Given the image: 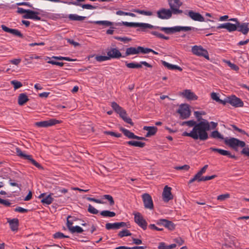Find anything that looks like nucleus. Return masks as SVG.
<instances>
[{"label": "nucleus", "instance_id": "obj_1", "mask_svg": "<svg viewBox=\"0 0 249 249\" xmlns=\"http://www.w3.org/2000/svg\"><path fill=\"white\" fill-rule=\"evenodd\" d=\"M124 24L125 26L130 27H140L141 30L142 32H145L147 29H158L164 32L167 34H174L176 32L180 31L187 32L191 30L195 31L201 30L198 28L191 26H177L172 27H164L153 26L151 24L146 23H139V22H123L121 23H118L119 25Z\"/></svg>", "mask_w": 249, "mask_h": 249}, {"label": "nucleus", "instance_id": "obj_2", "mask_svg": "<svg viewBox=\"0 0 249 249\" xmlns=\"http://www.w3.org/2000/svg\"><path fill=\"white\" fill-rule=\"evenodd\" d=\"M209 122L205 119L198 122L190 132H184L182 136L190 137L194 140L205 141L208 138L207 131L210 129Z\"/></svg>", "mask_w": 249, "mask_h": 249}, {"label": "nucleus", "instance_id": "obj_3", "mask_svg": "<svg viewBox=\"0 0 249 249\" xmlns=\"http://www.w3.org/2000/svg\"><path fill=\"white\" fill-rule=\"evenodd\" d=\"M111 106L113 110L117 113L119 114L120 117H121L124 122L132 125H133L131 119L127 117L126 111L120 107L117 103L113 102L111 103Z\"/></svg>", "mask_w": 249, "mask_h": 249}, {"label": "nucleus", "instance_id": "obj_4", "mask_svg": "<svg viewBox=\"0 0 249 249\" xmlns=\"http://www.w3.org/2000/svg\"><path fill=\"white\" fill-rule=\"evenodd\" d=\"M224 142L226 144L228 145L233 149H235L237 146L244 147L246 145L244 142L234 138H231L230 139L226 138L224 139Z\"/></svg>", "mask_w": 249, "mask_h": 249}, {"label": "nucleus", "instance_id": "obj_5", "mask_svg": "<svg viewBox=\"0 0 249 249\" xmlns=\"http://www.w3.org/2000/svg\"><path fill=\"white\" fill-rule=\"evenodd\" d=\"M224 105L229 103L235 107H242L244 106L243 102L239 98L235 95L227 97L224 99Z\"/></svg>", "mask_w": 249, "mask_h": 249}, {"label": "nucleus", "instance_id": "obj_6", "mask_svg": "<svg viewBox=\"0 0 249 249\" xmlns=\"http://www.w3.org/2000/svg\"><path fill=\"white\" fill-rule=\"evenodd\" d=\"M16 152L17 155L18 157H19L21 158H23L24 159L29 160L34 165H35L36 167L38 169H41L42 168L41 165L39 163L36 162L35 160H34L32 158V156L25 154L24 153H23V152L21 151V150L19 148H18V147L16 148Z\"/></svg>", "mask_w": 249, "mask_h": 249}, {"label": "nucleus", "instance_id": "obj_7", "mask_svg": "<svg viewBox=\"0 0 249 249\" xmlns=\"http://www.w3.org/2000/svg\"><path fill=\"white\" fill-rule=\"evenodd\" d=\"M168 2L170 9L173 12V14L177 15L182 13V11L179 9L182 4L180 0H168Z\"/></svg>", "mask_w": 249, "mask_h": 249}, {"label": "nucleus", "instance_id": "obj_8", "mask_svg": "<svg viewBox=\"0 0 249 249\" xmlns=\"http://www.w3.org/2000/svg\"><path fill=\"white\" fill-rule=\"evenodd\" d=\"M192 52L196 55L203 56L207 59H209L208 51L201 46L195 45L192 48Z\"/></svg>", "mask_w": 249, "mask_h": 249}, {"label": "nucleus", "instance_id": "obj_9", "mask_svg": "<svg viewBox=\"0 0 249 249\" xmlns=\"http://www.w3.org/2000/svg\"><path fill=\"white\" fill-rule=\"evenodd\" d=\"M180 114L182 119H185L189 118L191 115V111L189 106L187 104H181L177 111Z\"/></svg>", "mask_w": 249, "mask_h": 249}, {"label": "nucleus", "instance_id": "obj_10", "mask_svg": "<svg viewBox=\"0 0 249 249\" xmlns=\"http://www.w3.org/2000/svg\"><path fill=\"white\" fill-rule=\"evenodd\" d=\"M157 14L159 18L168 19L172 17L173 12L171 9L161 8L157 11Z\"/></svg>", "mask_w": 249, "mask_h": 249}, {"label": "nucleus", "instance_id": "obj_11", "mask_svg": "<svg viewBox=\"0 0 249 249\" xmlns=\"http://www.w3.org/2000/svg\"><path fill=\"white\" fill-rule=\"evenodd\" d=\"M133 214L134 215L135 222L143 230H146L147 228V223L143 218L142 214L139 212L135 213Z\"/></svg>", "mask_w": 249, "mask_h": 249}, {"label": "nucleus", "instance_id": "obj_12", "mask_svg": "<svg viewBox=\"0 0 249 249\" xmlns=\"http://www.w3.org/2000/svg\"><path fill=\"white\" fill-rule=\"evenodd\" d=\"M60 123V121L55 119H51L48 120L38 122L36 123L35 124L36 126L40 127H47L49 126H51L54 125L56 124H58Z\"/></svg>", "mask_w": 249, "mask_h": 249}, {"label": "nucleus", "instance_id": "obj_13", "mask_svg": "<svg viewBox=\"0 0 249 249\" xmlns=\"http://www.w3.org/2000/svg\"><path fill=\"white\" fill-rule=\"evenodd\" d=\"M107 55L109 60L111 58H119L121 57H124L125 56H122L120 51L115 48H111L107 49Z\"/></svg>", "mask_w": 249, "mask_h": 249}, {"label": "nucleus", "instance_id": "obj_14", "mask_svg": "<svg viewBox=\"0 0 249 249\" xmlns=\"http://www.w3.org/2000/svg\"><path fill=\"white\" fill-rule=\"evenodd\" d=\"M172 188L167 185L165 186L163 189L162 194V199L165 202L173 199V196L171 193Z\"/></svg>", "mask_w": 249, "mask_h": 249}, {"label": "nucleus", "instance_id": "obj_15", "mask_svg": "<svg viewBox=\"0 0 249 249\" xmlns=\"http://www.w3.org/2000/svg\"><path fill=\"white\" fill-rule=\"evenodd\" d=\"M144 207L152 210L154 208L153 202L151 196L148 194H144L142 196Z\"/></svg>", "mask_w": 249, "mask_h": 249}, {"label": "nucleus", "instance_id": "obj_16", "mask_svg": "<svg viewBox=\"0 0 249 249\" xmlns=\"http://www.w3.org/2000/svg\"><path fill=\"white\" fill-rule=\"evenodd\" d=\"M157 224L162 225L170 231H173L175 229V225L172 222L165 219H160L158 220Z\"/></svg>", "mask_w": 249, "mask_h": 249}, {"label": "nucleus", "instance_id": "obj_17", "mask_svg": "<svg viewBox=\"0 0 249 249\" xmlns=\"http://www.w3.org/2000/svg\"><path fill=\"white\" fill-rule=\"evenodd\" d=\"M187 15L193 20L199 22L205 21L204 18L199 13L190 10L188 11Z\"/></svg>", "mask_w": 249, "mask_h": 249}, {"label": "nucleus", "instance_id": "obj_18", "mask_svg": "<svg viewBox=\"0 0 249 249\" xmlns=\"http://www.w3.org/2000/svg\"><path fill=\"white\" fill-rule=\"evenodd\" d=\"M39 13L38 12L28 10L27 14H25L23 16L24 18L31 19L35 20H40L41 18L38 15Z\"/></svg>", "mask_w": 249, "mask_h": 249}, {"label": "nucleus", "instance_id": "obj_19", "mask_svg": "<svg viewBox=\"0 0 249 249\" xmlns=\"http://www.w3.org/2000/svg\"><path fill=\"white\" fill-rule=\"evenodd\" d=\"M180 95L190 100H196L197 99V96L190 89L183 90Z\"/></svg>", "mask_w": 249, "mask_h": 249}, {"label": "nucleus", "instance_id": "obj_20", "mask_svg": "<svg viewBox=\"0 0 249 249\" xmlns=\"http://www.w3.org/2000/svg\"><path fill=\"white\" fill-rule=\"evenodd\" d=\"M210 150L212 151L218 152L221 155L226 156L232 159L235 158V156L234 155L231 154V153L227 150L214 147H211Z\"/></svg>", "mask_w": 249, "mask_h": 249}, {"label": "nucleus", "instance_id": "obj_21", "mask_svg": "<svg viewBox=\"0 0 249 249\" xmlns=\"http://www.w3.org/2000/svg\"><path fill=\"white\" fill-rule=\"evenodd\" d=\"M237 31L241 32L244 35H247L249 32V23H238Z\"/></svg>", "mask_w": 249, "mask_h": 249}, {"label": "nucleus", "instance_id": "obj_22", "mask_svg": "<svg viewBox=\"0 0 249 249\" xmlns=\"http://www.w3.org/2000/svg\"><path fill=\"white\" fill-rule=\"evenodd\" d=\"M52 195L53 194H50L46 196H45V194H41L39 196V198H42L41 201L43 204H46L47 205H49L51 204L53 201V198L52 197Z\"/></svg>", "mask_w": 249, "mask_h": 249}, {"label": "nucleus", "instance_id": "obj_23", "mask_svg": "<svg viewBox=\"0 0 249 249\" xmlns=\"http://www.w3.org/2000/svg\"><path fill=\"white\" fill-rule=\"evenodd\" d=\"M7 222L9 224L10 229L12 231H17L18 227V218L10 219H7Z\"/></svg>", "mask_w": 249, "mask_h": 249}, {"label": "nucleus", "instance_id": "obj_24", "mask_svg": "<svg viewBox=\"0 0 249 249\" xmlns=\"http://www.w3.org/2000/svg\"><path fill=\"white\" fill-rule=\"evenodd\" d=\"M139 46L138 47H131L126 49L125 57L130 55L137 54L140 53Z\"/></svg>", "mask_w": 249, "mask_h": 249}, {"label": "nucleus", "instance_id": "obj_25", "mask_svg": "<svg viewBox=\"0 0 249 249\" xmlns=\"http://www.w3.org/2000/svg\"><path fill=\"white\" fill-rule=\"evenodd\" d=\"M143 130L147 131L146 134V137H149L154 135L157 132L158 129L156 126H146L143 127Z\"/></svg>", "mask_w": 249, "mask_h": 249}, {"label": "nucleus", "instance_id": "obj_26", "mask_svg": "<svg viewBox=\"0 0 249 249\" xmlns=\"http://www.w3.org/2000/svg\"><path fill=\"white\" fill-rule=\"evenodd\" d=\"M124 21H122V22H120L114 23V22H110V21H107V20H99V21H95V23L97 24H98V25H105L106 26H110L113 25H114L115 26H122V25L125 26L123 24H121V25L118 24V23H122Z\"/></svg>", "mask_w": 249, "mask_h": 249}, {"label": "nucleus", "instance_id": "obj_27", "mask_svg": "<svg viewBox=\"0 0 249 249\" xmlns=\"http://www.w3.org/2000/svg\"><path fill=\"white\" fill-rule=\"evenodd\" d=\"M64 3H68L69 4H73L76 6H81L83 9H95L96 7L92 6L91 4H80L77 2H63Z\"/></svg>", "mask_w": 249, "mask_h": 249}, {"label": "nucleus", "instance_id": "obj_28", "mask_svg": "<svg viewBox=\"0 0 249 249\" xmlns=\"http://www.w3.org/2000/svg\"><path fill=\"white\" fill-rule=\"evenodd\" d=\"M29 101L26 93H22L19 95L18 97V104L19 106H23Z\"/></svg>", "mask_w": 249, "mask_h": 249}, {"label": "nucleus", "instance_id": "obj_29", "mask_svg": "<svg viewBox=\"0 0 249 249\" xmlns=\"http://www.w3.org/2000/svg\"><path fill=\"white\" fill-rule=\"evenodd\" d=\"M162 64L165 67L167 68L169 70H178L179 71H182V68H180V67H179L177 65H173V64H169V63H168L165 61H162Z\"/></svg>", "mask_w": 249, "mask_h": 249}, {"label": "nucleus", "instance_id": "obj_30", "mask_svg": "<svg viewBox=\"0 0 249 249\" xmlns=\"http://www.w3.org/2000/svg\"><path fill=\"white\" fill-rule=\"evenodd\" d=\"M120 130L128 138L135 139L136 135L133 132H130L129 130L124 128H121Z\"/></svg>", "mask_w": 249, "mask_h": 249}, {"label": "nucleus", "instance_id": "obj_31", "mask_svg": "<svg viewBox=\"0 0 249 249\" xmlns=\"http://www.w3.org/2000/svg\"><path fill=\"white\" fill-rule=\"evenodd\" d=\"M85 17L78 16L76 14H70L69 15V18L71 20L73 21H82L85 19Z\"/></svg>", "mask_w": 249, "mask_h": 249}, {"label": "nucleus", "instance_id": "obj_32", "mask_svg": "<svg viewBox=\"0 0 249 249\" xmlns=\"http://www.w3.org/2000/svg\"><path fill=\"white\" fill-rule=\"evenodd\" d=\"M126 143L128 145L139 147H143L145 145L144 142L134 141H130L127 142Z\"/></svg>", "mask_w": 249, "mask_h": 249}, {"label": "nucleus", "instance_id": "obj_33", "mask_svg": "<svg viewBox=\"0 0 249 249\" xmlns=\"http://www.w3.org/2000/svg\"><path fill=\"white\" fill-rule=\"evenodd\" d=\"M100 214L104 217H112L116 215L115 213L108 210L102 211Z\"/></svg>", "mask_w": 249, "mask_h": 249}, {"label": "nucleus", "instance_id": "obj_34", "mask_svg": "<svg viewBox=\"0 0 249 249\" xmlns=\"http://www.w3.org/2000/svg\"><path fill=\"white\" fill-rule=\"evenodd\" d=\"M132 11L136 13L148 16H151L153 15V13L151 11L141 10L138 9H133L132 10Z\"/></svg>", "mask_w": 249, "mask_h": 249}, {"label": "nucleus", "instance_id": "obj_35", "mask_svg": "<svg viewBox=\"0 0 249 249\" xmlns=\"http://www.w3.org/2000/svg\"><path fill=\"white\" fill-rule=\"evenodd\" d=\"M229 32H232L237 30V24H234L230 22H227V29Z\"/></svg>", "mask_w": 249, "mask_h": 249}, {"label": "nucleus", "instance_id": "obj_36", "mask_svg": "<svg viewBox=\"0 0 249 249\" xmlns=\"http://www.w3.org/2000/svg\"><path fill=\"white\" fill-rule=\"evenodd\" d=\"M125 65L127 68L130 69H138L142 67L141 64L135 62L128 63L126 61Z\"/></svg>", "mask_w": 249, "mask_h": 249}, {"label": "nucleus", "instance_id": "obj_37", "mask_svg": "<svg viewBox=\"0 0 249 249\" xmlns=\"http://www.w3.org/2000/svg\"><path fill=\"white\" fill-rule=\"evenodd\" d=\"M210 137L214 139H224L223 136L217 130L213 131L210 135Z\"/></svg>", "mask_w": 249, "mask_h": 249}, {"label": "nucleus", "instance_id": "obj_38", "mask_svg": "<svg viewBox=\"0 0 249 249\" xmlns=\"http://www.w3.org/2000/svg\"><path fill=\"white\" fill-rule=\"evenodd\" d=\"M70 231L72 233H81L83 231V230L80 226H74L73 228H71V229L70 228Z\"/></svg>", "mask_w": 249, "mask_h": 249}, {"label": "nucleus", "instance_id": "obj_39", "mask_svg": "<svg viewBox=\"0 0 249 249\" xmlns=\"http://www.w3.org/2000/svg\"><path fill=\"white\" fill-rule=\"evenodd\" d=\"M211 97L213 100L224 105V100H222L220 99L218 96V94L216 93L212 92L211 93Z\"/></svg>", "mask_w": 249, "mask_h": 249}, {"label": "nucleus", "instance_id": "obj_40", "mask_svg": "<svg viewBox=\"0 0 249 249\" xmlns=\"http://www.w3.org/2000/svg\"><path fill=\"white\" fill-rule=\"evenodd\" d=\"M102 198L107 200L110 206H113L114 205L115 202L111 196L109 195H105L102 196Z\"/></svg>", "mask_w": 249, "mask_h": 249}, {"label": "nucleus", "instance_id": "obj_41", "mask_svg": "<svg viewBox=\"0 0 249 249\" xmlns=\"http://www.w3.org/2000/svg\"><path fill=\"white\" fill-rule=\"evenodd\" d=\"M205 114L204 111H196L194 112V115L196 118L197 120L199 122L202 121L203 119L202 118L201 116Z\"/></svg>", "mask_w": 249, "mask_h": 249}, {"label": "nucleus", "instance_id": "obj_42", "mask_svg": "<svg viewBox=\"0 0 249 249\" xmlns=\"http://www.w3.org/2000/svg\"><path fill=\"white\" fill-rule=\"evenodd\" d=\"M11 84L14 86L15 90H16L22 86V84L20 82L16 80L11 81Z\"/></svg>", "mask_w": 249, "mask_h": 249}, {"label": "nucleus", "instance_id": "obj_43", "mask_svg": "<svg viewBox=\"0 0 249 249\" xmlns=\"http://www.w3.org/2000/svg\"><path fill=\"white\" fill-rule=\"evenodd\" d=\"M131 235V233L128 230L126 229L123 230L122 231H120L118 233V236L120 237L130 236Z\"/></svg>", "mask_w": 249, "mask_h": 249}, {"label": "nucleus", "instance_id": "obj_44", "mask_svg": "<svg viewBox=\"0 0 249 249\" xmlns=\"http://www.w3.org/2000/svg\"><path fill=\"white\" fill-rule=\"evenodd\" d=\"M106 228L108 230H111V229H118V226H117V223H107L106 224Z\"/></svg>", "mask_w": 249, "mask_h": 249}, {"label": "nucleus", "instance_id": "obj_45", "mask_svg": "<svg viewBox=\"0 0 249 249\" xmlns=\"http://www.w3.org/2000/svg\"><path fill=\"white\" fill-rule=\"evenodd\" d=\"M53 237L55 239H62L64 238H69V236L65 235L63 233L61 232H57L55 233L53 235Z\"/></svg>", "mask_w": 249, "mask_h": 249}, {"label": "nucleus", "instance_id": "obj_46", "mask_svg": "<svg viewBox=\"0 0 249 249\" xmlns=\"http://www.w3.org/2000/svg\"><path fill=\"white\" fill-rule=\"evenodd\" d=\"M88 211L92 214H96L98 213L99 211L93 207L91 204L88 205Z\"/></svg>", "mask_w": 249, "mask_h": 249}, {"label": "nucleus", "instance_id": "obj_47", "mask_svg": "<svg viewBox=\"0 0 249 249\" xmlns=\"http://www.w3.org/2000/svg\"><path fill=\"white\" fill-rule=\"evenodd\" d=\"M95 59L98 62H103L109 60L108 56L105 55H97L95 56Z\"/></svg>", "mask_w": 249, "mask_h": 249}, {"label": "nucleus", "instance_id": "obj_48", "mask_svg": "<svg viewBox=\"0 0 249 249\" xmlns=\"http://www.w3.org/2000/svg\"><path fill=\"white\" fill-rule=\"evenodd\" d=\"M52 59H54L55 60H66L69 61H73V60L70 57H63V56H53L52 57Z\"/></svg>", "mask_w": 249, "mask_h": 249}, {"label": "nucleus", "instance_id": "obj_49", "mask_svg": "<svg viewBox=\"0 0 249 249\" xmlns=\"http://www.w3.org/2000/svg\"><path fill=\"white\" fill-rule=\"evenodd\" d=\"M230 195L228 193L219 195L217 197V199L220 201H224L226 199L230 198Z\"/></svg>", "mask_w": 249, "mask_h": 249}, {"label": "nucleus", "instance_id": "obj_50", "mask_svg": "<svg viewBox=\"0 0 249 249\" xmlns=\"http://www.w3.org/2000/svg\"><path fill=\"white\" fill-rule=\"evenodd\" d=\"M139 49L140 50V53H142L143 54L148 53L151 52V51H152L151 49H149V48H143V47H141V46H139Z\"/></svg>", "mask_w": 249, "mask_h": 249}, {"label": "nucleus", "instance_id": "obj_51", "mask_svg": "<svg viewBox=\"0 0 249 249\" xmlns=\"http://www.w3.org/2000/svg\"><path fill=\"white\" fill-rule=\"evenodd\" d=\"M87 200L89 201H93V202H94L96 203H99V204H104L105 203V202H104L101 199H96L95 198H92V197H87Z\"/></svg>", "mask_w": 249, "mask_h": 249}, {"label": "nucleus", "instance_id": "obj_52", "mask_svg": "<svg viewBox=\"0 0 249 249\" xmlns=\"http://www.w3.org/2000/svg\"><path fill=\"white\" fill-rule=\"evenodd\" d=\"M227 63L232 70L235 71H238L239 70V68L238 66L233 63H231L230 61H227Z\"/></svg>", "mask_w": 249, "mask_h": 249}, {"label": "nucleus", "instance_id": "obj_53", "mask_svg": "<svg viewBox=\"0 0 249 249\" xmlns=\"http://www.w3.org/2000/svg\"><path fill=\"white\" fill-rule=\"evenodd\" d=\"M1 28L5 32L9 33H10L11 34H13V32H14V31L15 30V29L9 28L7 27V26H6L4 25H1Z\"/></svg>", "mask_w": 249, "mask_h": 249}, {"label": "nucleus", "instance_id": "obj_54", "mask_svg": "<svg viewBox=\"0 0 249 249\" xmlns=\"http://www.w3.org/2000/svg\"><path fill=\"white\" fill-rule=\"evenodd\" d=\"M104 133L107 135H109L112 136H114L115 137L119 138L121 136V134L120 133H116L112 131H105Z\"/></svg>", "mask_w": 249, "mask_h": 249}, {"label": "nucleus", "instance_id": "obj_55", "mask_svg": "<svg viewBox=\"0 0 249 249\" xmlns=\"http://www.w3.org/2000/svg\"><path fill=\"white\" fill-rule=\"evenodd\" d=\"M175 169L177 170H184L188 171L190 169V166L186 164L181 166H176Z\"/></svg>", "mask_w": 249, "mask_h": 249}, {"label": "nucleus", "instance_id": "obj_56", "mask_svg": "<svg viewBox=\"0 0 249 249\" xmlns=\"http://www.w3.org/2000/svg\"><path fill=\"white\" fill-rule=\"evenodd\" d=\"M14 211L20 213H25L28 211V210L23 208L21 207H17L15 209Z\"/></svg>", "mask_w": 249, "mask_h": 249}, {"label": "nucleus", "instance_id": "obj_57", "mask_svg": "<svg viewBox=\"0 0 249 249\" xmlns=\"http://www.w3.org/2000/svg\"><path fill=\"white\" fill-rule=\"evenodd\" d=\"M0 204L3 205L5 206H10L11 205V203L9 202L8 200L7 199H2L0 198Z\"/></svg>", "mask_w": 249, "mask_h": 249}, {"label": "nucleus", "instance_id": "obj_58", "mask_svg": "<svg viewBox=\"0 0 249 249\" xmlns=\"http://www.w3.org/2000/svg\"><path fill=\"white\" fill-rule=\"evenodd\" d=\"M198 123H197L196 121L194 120H189L187 121L186 125L189 127H195V125L197 124Z\"/></svg>", "mask_w": 249, "mask_h": 249}, {"label": "nucleus", "instance_id": "obj_59", "mask_svg": "<svg viewBox=\"0 0 249 249\" xmlns=\"http://www.w3.org/2000/svg\"><path fill=\"white\" fill-rule=\"evenodd\" d=\"M47 63L52 65H58L60 67H62L64 65V63L63 62H56L53 60H49Z\"/></svg>", "mask_w": 249, "mask_h": 249}, {"label": "nucleus", "instance_id": "obj_60", "mask_svg": "<svg viewBox=\"0 0 249 249\" xmlns=\"http://www.w3.org/2000/svg\"><path fill=\"white\" fill-rule=\"evenodd\" d=\"M12 35H13L15 36H18L21 38L23 37V35L21 33V32L19 31H18L17 29H15L13 32V33Z\"/></svg>", "mask_w": 249, "mask_h": 249}, {"label": "nucleus", "instance_id": "obj_61", "mask_svg": "<svg viewBox=\"0 0 249 249\" xmlns=\"http://www.w3.org/2000/svg\"><path fill=\"white\" fill-rule=\"evenodd\" d=\"M28 12V10H26V9H23L22 8H20V7H18V9H17V13L18 14H24V13H25L26 14H27Z\"/></svg>", "mask_w": 249, "mask_h": 249}, {"label": "nucleus", "instance_id": "obj_62", "mask_svg": "<svg viewBox=\"0 0 249 249\" xmlns=\"http://www.w3.org/2000/svg\"><path fill=\"white\" fill-rule=\"evenodd\" d=\"M67 42L70 44L73 45L74 46L76 47L79 45V43L74 41L73 39H67Z\"/></svg>", "mask_w": 249, "mask_h": 249}, {"label": "nucleus", "instance_id": "obj_63", "mask_svg": "<svg viewBox=\"0 0 249 249\" xmlns=\"http://www.w3.org/2000/svg\"><path fill=\"white\" fill-rule=\"evenodd\" d=\"M21 62V59H14L10 60V63L15 65H18Z\"/></svg>", "mask_w": 249, "mask_h": 249}, {"label": "nucleus", "instance_id": "obj_64", "mask_svg": "<svg viewBox=\"0 0 249 249\" xmlns=\"http://www.w3.org/2000/svg\"><path fill=\"white\" fill-rule=\"evenodd\" d=\"M158 249H167V246L164 242H161L159 245Z\"/></svg>", "mask_w": 249, "mask_h": 249}]
</instances>
